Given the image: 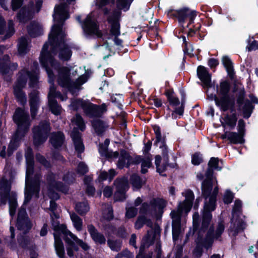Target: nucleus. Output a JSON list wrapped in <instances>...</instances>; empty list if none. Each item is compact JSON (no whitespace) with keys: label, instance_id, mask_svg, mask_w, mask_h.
I'll return each instance as SVG.
<instances>
[{"label":"nucleus","instance_id":"f257e3e1","mask_svg":"<svg viewBox=\"0 0 258 258\" xmlns=\"http://www.w3.org/2000/svg\"><path fill=\"white\" fill-rule=\"evenodd\" d=\"M197 75L202 83L204 89H209L213 87L216 89V94H208V98L214 100L216 105L223 112L234 110L235 100L234 96L230 94L231 85L229 81L221 80L219 84L215 85V81L212 82L211 74L206 68L199 66L197 68Z\"/></svg>","mask_w":258,"mask_h":258},{"label":"nucleus","instance_id":"f03ea898","mask_svg":"<svg viewBox=\"0 0 258 258\" xmlns=\"http://www.w3.org/2000/svg\"><path fill=\"white\" fill-rule=\"evenodd\" d=\"M199 12L184 7L178 10L170 9L167 11V16L173 19H176L182 27V33L186 34L188 40L196 35L203 40L204 35L200 31L201 28L200 22L195 23V20Z\"/></svg>","mask_w":258,"mask_h":258},{"label":"nucleus","instance_id":"7ed1b4c3","mask_svg":"<svg viewBox=\"0 0 258 258\" xmlns=\"http://www.w3.org/2000/svg\"><path fill=\"white\" fill-rule=\"evenodd\" d=\"M13 120L17 124V128L8 145L7 149L8 157H11L14 152L19 147L21 141L24 138L29 132L31 125L29 113L21 107H18L15 110Z\"/></svg>","mask_w":258,"mask_h":258},{"label":"nucleus","instance_id":"20e7f679","mask_svg":"<svg viewBox=\"0 0 258 258\" xmlns=\"http://www.w3.org/2000/svg\"><path fill=\"white\" fill-rule=\"evenodd\" d=\"M134 1V0H97L96 5L100 9L109 5L115 6V9L113 10L111 14L107 19L108 23L111 26L110 33L114 37L119 36L120 35V21L122 16V11L124 12L128 11Z\"/></svg>","mask_w":258,"mask_h":258},{"label":"nucleus","instance_id":"39448f33","mask_svg":"<svg viewBox=\"0 0 258 258\" xmlns=\"http://www.w3.org/2000/svg\"><path fill=\"white\" fill-rule=\"evenodd\" d=\"M66 35L61 33V36L49 35L51 51L54 55L58 54V58L63 61H69L72 55V51L66 40Z\"/></svg>","mask_w":258,"mask_h":258},{"label":"nucleus","instance_id":"423d86ee","mask_svg":"<svg viewBox=\"0 0 258 258\" xmlns=\"http://www.w3.org/2000/svg\"><path fill=\"white\" fill-rule=\"evenodd\" d=\"M32 131L33 145L38 147L47 141L51 131L50 123L48 121L42 120L37 125L34 126Z\"/></svg>","mask_w":258,"mask_h":258},{"label":"nucleus","instance_id":"0eeeda50","mask_svg":"<svg viewBox=\"0 0 258 258\" xmlns=\"http://www.w3.org/2000/svg\"><path fill=\"white\" fill-rule=\"evenodd\" d=\"M217 200L209 198V202H205L202 213L201 226L200 231L206 232L212 219V212L216 208Z\"/></svg>","mask_w":258,"mask_h":258},{"label":"nucleus","instance_id":"6e6552de","mask_svg":"<svg viewBox=\"0 0 258 258\" xmlns=\"http://www.w3.org/2000/svg\"><path fill=\"white\" fill-rule=\"evenodd\" d=\"M49 43L46 42L43 45L42 50L39 57V61L42 68H44L47 73L48 78H54V73L49 64L52 62H55L56 59L54 56L52 55V52L48 50L49 46L50 45V41L48 40Z\"/></svg>","mask_w":258,"mask_h":258},{"label":"nucleus","instance_id":"1a4fd4ad","mask_svg":"<svg viewBox=\"0 0 258 258\" xmlns=\"http://www.w3.org/2000/svg\"><path fill=\"white\" fill-rule=\"evenodd\" d=\"M50 66L57 71V82L62 87H68L71 83V70L67 67L61 66L59 61L56 59L55 62H52Z\"/></svg>","mask_w":258,"mask_h":258},{"label":"nucleus","instance_id":"9d476101","mask_svg":"<svg viewBox=\"0 0 258 258\" xmlns=\"http://www.w3.org/2000/svg\"><path fill=\"white\" fill-rule=\"evenodd\" d=\"M113 184L116 189L115 201L123 202L126 198V193L130 188L127 178L125 176L117 177L114 181Z\"/></svg>","mask_w":258,"mask_h":258},{"label":"nucleus","instance_id":"9b49d317","mask_svg":"<svg viewBox=\"0 0 258 258\" xmlns=\"http://www.w3.org/2000/svg\"><path fill=\"white\" fill-rule=\"evenodd\" d=\"M107 110V106L105 103H103L101 105H97L87 101L84 112L90 118H99Z\"/></svg>","mask_w":258,"mask_h":258},{"label":"nucleus","instance_id":"f8f14e48","mask_svg":"<svg viewBox=\"0 0 258 258\" xmlns=\"http://www.w3.org/2000/svg\"><path fill=\"white\" fill-rule=\"evenodd\" d=\"M167 202L163 199L153 198L150 202V204L144 202L142 204L140 210L141 214L147 215L151 213L150 211V206L155 210L158 208L159 212L162 214L163 212V209L166 206Z\"/></svg>","mask_w":258,"mask_h":258},{"label":"nucleus","instance_id":"ddd939ff","mask_svg":"<svg viewBox=\"0 0 258 258\" xmlns=\"http://www.w3.org/2000/svg\"><path fill=\"white\" fill-rule=\"evenodd\" d=\"M34 15V4L32 1L28 5L22 7L17 14V18L19 23L25 24L31 20Z\"/></svg>","mask_w":258,"mask_h":258},{"label":"nucleus","instance_id":"4468645a","mask_svg":"<svg viewBox=\"0 0 258 258\" xmlns=\"http://www.w3.org/2000/svg\"><path fill=\"white\" fill-rule=\"evenodd\" d=\"M16 226L19 230L28 232L32 227V223L28 217L25 208L22 207L19 210Z\"/></svg>","mask_w":258,"mask_h":258},{"label":"nucleus","instance_id":"2eb2a0df","mask_svg":"<svg viewBox=\"0 0 258 258\" xmlns=\"http://www.w3.org/2000/svg\"><path fill=\"white\" fill-rule=\"evenodd\" d=\"M70 17L69 13L53 14V20L56 22L51 28V31L49 35L52 36H61L62 34L66 35L65 32L62 31V27L65 21Z\"/></svg>","mask_w":258,"mask_h":258},{"label":"nucleus","instance_id":"dca6fc26","mask_svg":"<svg viewBox=\"0 0 258 258\" xmlns=\"http://www.w3.org/2000/svg\"><path fill=\"white\" fill-rule=\"evenodd\" d=\"M46 180L50 187L64 194H68L69 191L68 185H66L62 181H56L55 175L53 172H49L46 176Z\"/></svg>","mask_w":258,"mask_h":258},{"label":"nucleus","instance_id":"f3484780","mask_svg":"<svg viewBox=\"0 0 258 258\" xmlns=\"http://www.w3.org/2000/svg\"><path fill=\"white\" fill-rule=\"evenodd\" d=\"M88 19L86 21L84 26V34L87 36H92L95 35L98 38H101L103 36L102 32L99 30V26L97 21L94 20L91 21Z\"/></svg>","mask_w":258,"mask_h":258},{"label":"nucleus","instance_id":"a211bd4d","mask_svg":"<svg viewBox=\"0 0 258 258\" xmlns=\"http://www.w3.org/2000/svg\"><path fill=\"white\" fill-rule=\"evenodd\" d=\"M164 94L167 98V101L164 102V103L166 105L167 110L171 111L170 106L175 108L178 107L179 104L180 105V100L172 88L165 89Z\"/></svg>","mask_w":258,"mask_h":258},{"label":"nucleus","instance_id":"6ab92c4d","mask_svg":"<svg viewBox=\"0 0 258 258\" xmlns=\"http://www.w3.org/2000/svg\"><path fill=\"white\" fill-rule=\"evenodd\" d=\"M17 63H11L10 57L8 54L4 55L0 58V73L5 75L9 73L10 71H14L18 68Z\"/></svg>","mask_w":258,"mask_h":258},{"label":"nucleus","instance_id":"aec40b11","mask_svg":"<svg viewBox=\"0 0 258 258\" xmlns=\"http://www.w3.org/2000/svg\"><path fill=\"white\" fill-rule=\"evenodd\" d=\"M71 137L72 139L75 151L78 154H81L84 152L85 146L82 138L81 133L77 128H74L72 132Z\"/></svg>","mask_w":258,"mask_h":258},{"label":"nucleus","instance_id":"412c9836","mask_svg":"<svg viewBox=\"0 0 258 258\" xmlns=\"http://www.w3.org/2000/svg\"><path fill=\"white\" fill-rule=\"evenodd\" d=\"M65 142V136L62 132H53L51 134L49 142L55 149H60Z\"/></svg>","mask_w":258,"mask_h":258},{"label":"nucleus","instance_id":"4be33fe9","mask_svg":"<svg viewBox=\"0 0 258 258\" xmlns=\"http://www.w3.org/2000/svg\"><path fill=\"white\" fill-rule=\"evenodd\" d=\"M29 105L32 117L34 118L37 113L39 107V91L33 90L29 94Z\"/></svg>","mask_w":258,"mask_h":258},{"label":"nucleus","instance_id":"5701e85b","mask_svg":"<svg viewBox=\"0 0 258 258\" xmlns=\"http://www.w3.org/2000/svg\"><path fill=\"white\" fill-rule=\"evenodd\" d=\"M87 229L91 238L95 243L99 244H105L106 240L105 236L102 233L99 232L93 224L88 225Z\"/></svg>","mask_w":258,"mask_h":258},{"label":"nucleus","instance_id":"b1692460","mask_svg":"<svg viewBox=\"0 0 258 258\" xmlns=\"http://www.w3.org/2000/svg\"><path fill=\"white\" fill-rule=\"evenodd\" d=\"M92 126L95 133L98 137H102L108 127L107 124L103 120L99 118L93 119Z\"/></svg>","mask_w":258,"mask_h":258},{"label":"nucleus","instance_id":"393cba45","mask_svg":"<svg viewBox=\"0 0 258 258\" xmlns=\"http://www.w3.org/2000/svg\"><path fill=\"white\" fill-rule=\"evenodd\" d=\"M179 93L181 96L180 105L178 107H176L174 110L172 111L171 116L173 119H176L178 114L179 116H182L184 113L185 104L186 102V94L183 89L179 90Z\"/></svg>","mask_w":258,"mask_h":258},{"label":"nucleus","instance_id":"a878e982","mask_svg":"<svg viewBox=\"0 0 258 258\" xmlns=\"http://www.w3.org/2000/svg\"><path fill=\"white\" fill-rule=\"evenodd\" d=\"M27 32L32 38H36L43 34L42 27L36 22L32 21L27 27Z\"/></svg>","mask_w":258,"mask_h":258},{"label":"nucleus","instance_id":"bb28decb","mask_svg":"<svg viewBox=\"0 0 258 258\" xmlns=\"http://www.w3.org/2000/svg\"><path fill=\"white\" fill-rule=\"evenodd\" d=\"M54 247L56 253L59 258H64L65 251L63 243L60 236L58 234H54Z\"/></svg>","mask_w":258,"mask_h":258},{"label":"nucleus","instance_id":"cd10ccee","mask_svg":"<svg viewBox=\"0 0 258 258\" xmlns=\"http://www.w3.org/2000/svg\"><path fill=\"white\" fill-rule=\"evenodd\" d=\"M230 115L226 114L224 118V122H222L221 124L223 127H225L226 125L229 127L230 130H233L237 121V115L234 110Z\"/></svg>","mask_w":258,"mask_h":258},{"label":"nucleus","instance_id":"c85d7f7f","mask_svg":"<svg viewBox=\"0 0 258 258\" xmlns=\"http://www.w3.org/2000/svg\"><path fill=\"white\" fill-rule=\"evenodd\" d=\"M222 63L224 66L228 75L231 79H233L235 73L233 67V63L228 56H223L222 58Z\"/></svg>","mask_w":258,"mask_h":258},{"label":"nucleus","instance_id":"c756f323","mask_svg":"<svg viewBox=\"0 0 258 258\" xmlns=\"http://www.w3.org/2000/svg\"><path fill=\"white\" fill-rule=\"evenodd\" d=\"M27 82V77L25 71L23 72H20L19 75L13 87L14 90H23L26 86Z\"/></svg>","mask_w":258,"mask_h":258},{"label":"nucleus","instance_id":"7c9ffc66","mask_svg":"<svg viewBox=\"0 0 258 258\" xmlns=\"http://www.w3.org/2000/svg\"><path fill=\"white\" fill-rule=\"evenodd\" d=\"M130 181L134 190L140 189L145 184L146 180L143 179L136 173L132 174L130 178Z\"/></svg>","mask_w":258,"mask_h":258},{"label":"nucleus","instance_id":"2f4dec72","mask_svg":"<svg viewBox=\"0 0 258 258\" xmlns=\"http://www.w3.org/2000/svg\"><path fill=\"white\" fill-rule=\"evenodd\" d=\"M144 225L151 228L153 226V222L151 219L148 218L146 215H139L135 223V229L137 230L140 229Z\"/></svg>","mask_w":258,"mask_h":258},{"label":"nucleus","instance_id":"473e14b6","mask_svg":"<svg viewBox=\"0 0 258 258\" xmlns=\"http://www.w3.org/2000/svg\"><path fill=\"white\" fill-rule=\"evenodd\" d=\"M9 214L10 216L13 218L16 214L17 208L18 206L17 202V193L12 191L11 192V196L9 201Z\"/></svg>","mask_w":258,"mask_h":258},{"label":"nucleus","instance_id":"72a5a7b5","mask_svg":"<svg viewBox=\"0 0 258 258\" xmlns=\"http://www.w3.org/2000/svg\"><path fill=\"white\" fill-rule=\"evenodd\" d=\"M27 78L29 79V86L30 88H35L39 82V73L35 70L31 71H25Z\"/></svg>","mask_w":258,"mask_h":258},{"label":"nucleus","instance_id":"f704fd0d","mask_svg":"<svg viewBox=\"0 0 258 258\" xmlns=\"http://www.w3.org/2000/svg\"><path fill=\"white\" fill-rule=\"evenodd\" d=\"M213 188V182L209 181H203L201 189L202 196L207 200L211 196V194Z\"/></svg>","mask_w":258,"mask_h":258},{"label":"nucleus","instance_id":"c9c22d12","mask_svg":"<svg viewBox=\"0 0 258 258\" xmlns=\"http://www.w3.org/2000/svg\"><path fill=\"white\" fill-rule=\"evenodd\" d=\"M228 141L231 144H243L245 143L244 136L238 132H230Z\"/></svg>","mask_w":258,"mask_h":258},{"label":"nucleus","instance_id":"e433bc0d","mask_svg":"<svg viewBox=\"0 0 258 258\" xmlns=\"http://www.w3.org/2000/svg\"><path fill=\"white\" fill-rule=\"evenodd\" d=\"M39 187H36L34 185H31L25 192V199L24 204H27L32 199L33 196L35 194L37 197H39Z\"/></svg>","mask_w":258,"mask_h":258},{"label":"nucleus","instance_id":"4c0bfd02","mask_svg":"<svg viewBox=\"0 0 258 258\" xmlns=\"http://www.w3.org/2000/svg\"><path fill=\"white\" fill-rule=\"evenodd\" d=\"M155 242V237L152 236L148 232L142 238L141 245L139 249L141 251H145L146 248H149L150 246L154 244Z\"/></svg>","mask_w":258,"mask_h":258},{"label":"nucleus","instance_id":"58836bf2","mask_svg":"<svg viewBox=\"0 0 258 258\" xmlns=\"http://www.w3.org/2000/svg\"><path fill=\"white\" fill-rule=\"evenodd\" d=\"M181 232V220H173L172 221V234L173 241L178 240Z\"/></svg>","mask_w":258,"mask_h":258},{"label":"nucleus","instance_id":"ea45409f","mask_svg":"<svg viewBox=\"0 0 258 258\" xmlns=\"http://www.w3.org/2000/svg\"><path fill=\"white\" fill-rule=\"evenodd\" d=\"M25 159L28 170L33 172L34 168V154L33 150L30 147L28 148L25 153Z\"/></svg>","mask_w":258,"mask_h":258},{"label":"nucleus","instance_id":"a19ab883","mask_svg":"<svg viewBox=\"0 0 258 258\" xmlns=\"http://www.w3.org/2000/svg\"><path fill=\"white\" fill-rule=\"evenodd\" d=\"M254 108V106L251 103V102L248 100L246 99L242 108L243 117L245 119L249 118Z\"/></svg>","mask_w":258,"mask_h":258},{"label":"nucleus","instance_id":"79ce46f5","mask_svg":"<svg viewBox=\"0 0 258 258\" xmlns=\"http://www.w3.org/2000/svg\"><path fill=\"white\" fill-rule=\"evenodd\" d=\"M49 107L51 112L55 115L58 116L61 114V107L58 104L57 100L54 98H48Z\"/></svg>","mask_w":258,"mask_h":258},{"label":"nucleus","instance_id":"37998d69","mask_svg":"<svg viewBox=\"0 0 258 258\" xmlns=\"http://www.w3.org/2000/svg\"><path fill=\"white\" fill-rule=\"evenodd\" d=\"M223 164V160H220L218 157H211L208 163V166L215 170L220 171Z\"/></svg>","mask_w":258,"mask_h":258},{"label":"nucleus","instance_id":"c03bdc74","mask_svg":"<svg viewBox=\"0 0 258 258\" xmlns=\"http://www.w3.org/2000/svg\"><path fill=\"white\" fill-rule=\"evenodd\" d=\"M76 179V175L73 171H67L64 173L62 177V180L64 182H63L66 185H68L70 187V185L73 184Z\"/></svg>","mask_w":258,"mask_h":258},{"label":"nucleus","instance_id":"a18cd8bd","mask_svg":"<svg viewBox=\"0 0 258 258\" xmlns=\"http://www.w3.org/2000/svg\"><path fill=\"white\" fill-rule=\"evenodd\" d=\"M27 39L24 37H21L19 41L18 48V52L20 55H24L29 51Z\"/></svg>","mask_w":258,"mask_h":258},{"label":"nucleus","instance_id":"49530a36","mask_svg":"<svg viewBox=\"0 0 258 258\" xmlns=\"http://www.w3.org/2000/svg\"><path fill=\"white\" fill-rule=\"evenodd\" d=\"M89 209V205L87 202H79L76 205L75 210L81 216L86 214Z\"/></svg>","mask_w":258,"mask_h":258},{"label":"nucleus","instance_id":"de8ad7c7","mask_svg":"<svg viewBox=\"0 0 258 258\" xmlns=\"http://www.w3.org/2000/svg\"><path fill=\"white\" fill-rule=\"evenodd\" d=\"M17 101L21 105L24 106L27 102L26 94L23 90H13Z\"/></svg>","mask_w":258,"mask_h":258},{"label":"nucleus","instance_id":"09e8293b","mask_svg":"<svg viewBox=\"0 0 258 258\" xmlns=\"http://www.w3.org/2000/svg\"><path fill=\"white\" fill-rule=\"evenodd\" d=\"M54 230L56 232L55 234H63L64 235L63 237H66L69 236L71 238H72L75 235L67 229V226L65 224H59ZM60 236H61L60 235Z\"/></svg>","mask_w":258,"mask_h":258},{"label":"nucleus","instance_id":"8fccbe9b","mask_svg":"<svg viewBox=\"0 0 258 258\" xmlns=\"http://www.w3.org/2000/svg\"><path fill=\"white\" fill-rule=\"evenodd\" d=\"M70 217L73 223V225L76 230L78 231L81 230L83 226L82 219L75 213H73L71 214Z\"/></svg>","mask_w":258,"mask_h":258},{"label":"nucleus","instance_id":"3c124183","mask_svg":"<svg viewBox=\"0 0 258 258\" xmlns=\"http://www.w3.org/2000/svg\"><path fill=\"white\" fill-rule=\"evenodd\" d=\"M18 242L19 245L24 249L28 248L29 245L30 244V241L29 237L28 236L24 235H20L18 236L17 238Z\"/></svg>","mask_w":258,"mask_h":258},{"label":"nucleus","instance_id":"603ef678","mask_svg":"<svg viewBox=\"0 0 258 258\" xmlns=\"http://www.w3.org/2000/svg\"><path fill=\"white\" fill-rule=\"evenodd\" d=\"M87 102L81 98L76 99L72 101L71 106L74 111H77L79 107H81L84 110Z\"/></svg>","mask_w":258,"mask_h":258},{"label":"nucleus","instance_id":"864d4df0","mask_svg":"<svg viewBox=\"0 0 258 258\" xmlns=\"http://www.w3.org/2000/svg\"><path fill=\"white\" fill-rule=\"evenodd\" d=\"M11 182L8 180L3 179L0 182V190L3 193L11 194Z\"/></svg>","mask_w":258,"mask_h":258},{"label":"nucleus","instance_id":"5fc2aeb1","mask_svg":"<svg viewBox=\"0 0 258 258\" xmlns=\"http://www.w3.org/2000/svg\"><path fill=\"white\" fill-rule=\"evenodd\" d=\"M110 100L119 109H122V103L123 102V97L122 94H116L115 95H112Z\"/></svg>","mask_w":258,"mask_h":258},{"label":"nucleus","instance_id":"6e6d98bb","mask_svg":"<svg viewBox=\"0 0 258 258\" xmlns=\"http://www.w3.org/2000/svg\"><path fill=\"white\" fill-rule=\"evenodd\" d=\"M107 244L112 250L116 252L120 251L121 247V242L119 240L108 239Z\"/></svg>","mask_w":258,"mask_h":258},{"label":"nucleus","instance_id":"4d7b16f0","mask_svg":"<svg viewBox=\"0 0 258 258\" xmlns=\"http://www.w3.org/2000/svg\"><path fill=\"white\" fill-rule=\"evenodd\" d=\"M204 162L203 155L200 152L194 153L191 156V163L195 166H198Z\"/></svg>","mask_w":258,"mask_h":258},{"label":"nucleus","instance_id":"13d9d810","mask_svg":"<svg viewBox=\"0 0 258 258\" xmlns=\"http://www.w3.org/2000/svg\"><path fill=\"white\" fill-rule=\"evenodd\" d=\"M152 128L154 130L156 137V140L154 143V145L157 147L158 143H159L160 141L161 140V137H162L161 128L157 124L152 125Z\"/></svg>","mask_w":258,"mask_h":258},{"label":"nucleus","instance_id":"bf43d9fd","mask_svg":"<svg viewBox=\"0 0 258 258\" xmlns=\"http://www.w3.org/2000/svg\"><path fill=\"white\" fill-rule=\"evenodd\" d=\"M234 198V194L230 189H226L224 196L223 201L225 204H231Z\"/></svg>","mask_w":258,"mask_h":258},{"label":"nucleus","instance_id":"052dcab7","mask_svg":"<svg viewBox=\"0 0 258 258\" xmlns=\"http://www.w3.org/2000/svg\"><path fill=\"white\" fill-rule=\"evenodd\" d=\"M36 159L37 161L42 164L46 168H50L51 164L45 157L41 155L40 153H37L36 154Z\"/></svg>","mask_w":258,"mask_h":258},{"label":"nucleus","instance_id":"680f3d73","mask_svg":"<svg viewBox=\"0 0 258 258\" xmlns=\"http://www.w3.org/2000/svg\"><path fill=\"white\" fill-rule=\"evenodd\" d=\"M87 81V77L86 76L82 75L79 77L75 81L74 85L70 87L69 90L71 91L72 88L78 89L82 85L86 83Z\"/></svg>","mask_w":258,"mask_h":258},{"label":"nucleus","instance_id":"e2e57ef3","mask_svg":"<svg viewBox=\"0 0 258 258\" xmlns=\"http://www.w3.org/2000/svg\"><path fill=\"white\" fill-rule=\"evenodd\" d=\"M193 205V202L184 200L183 202H180L178 205V209L181 211L188 212L190 210Z\"/></svg>","mask_w":258,"mask_h":258},{"label":"nucleus","instance_id":"0e129e2a","mask_svg":"<svg viewBox=\"0 0 258 258\" xmlns=\"http://www.w3.org/2000/svg\"><path fill=\"white\" fill-rule=\"evenodd\" d=\"M79 245L84 251H87L90 248V246L83 240L80 239L77 237L75 235L72 238Z\"/></svg>","mask_w":258,"mask_h":258},{"label":"nucleus","instance_id":"69168bd1","mask_svg":"<svg viewBox=\"0 0 258 258\" xmlns=\"http://www.w3.org/2000/svg\"><path fill=\"white\" fill-rule=\"evenodd\" d=\"M88 172V168L87 165L83 162H80L77 167V172L78 174L84 175Z\"/></svg>","mask_w":258,"mask_h":258},{"label":"nucleus","instance_id":"338daca9","mask_svg":"<svg viewBox=\"0 0 258 258\" xmlns=\"http://www.w3.org/2000/svg\"><path fill=\"white\" fill-rule=\"evenodd\" d=\"M66 7L67 5L64 3H60L59 5L55 6L53 14L69 13L68 11H66Z\"/></svg>","mask_w":258,"mask_h":258},{"label":"nucleus","instance_id":"774afa93","mask_svg":"<svg viewBox=\"0 0 258 258\" xmlns=\"http://www.w3.org/2000/svg\"><path fill=\"white\" fill-rule=\"evenodd\" d=\"M137 214V208L134 207H131L126 209L125 217L127 219H131L136 217Z\"/></svg>","mask_w":258,"mask_h":258}]
</instances>
